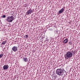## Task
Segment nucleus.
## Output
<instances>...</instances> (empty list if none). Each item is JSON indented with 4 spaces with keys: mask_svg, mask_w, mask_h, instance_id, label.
<instances>
[{
    "mask_svg": "<svg viewBox=\"0 0 80 80\" xmlns=\"http://www.w3.org/2000/svg\"><path fill=\"white\" fill-rule=\"evenodd\" d=\"M73 56V54L71 52L68 51L67 52V53L66 54V55L65 56V58L66 59H68V58H71Z\"/></svg>",
    "mask_w": 80,
    "mask_h": 80,
    "instance_id": "nucleus-1",
    "label": "nucleus"
},
{
    "mask_svg": "<svg viewBox=\"0 0 80 80\" xmlns=\"http://www.w3.org/2000/svg\"><path fill=\"white\" fill-rule=\"evenodd\" d=\"M63 70L62 69H58L56 70V73L58 75H63Z\"/></svg>",
    "mask_w": 80,
    "mask_h": 80,
    "instance_id": "nucleus-2",
    "label": "nucleus"
},
{
    "mask_svg": "<svg viewBox=\"0 0 80 80\" xmlns=\"http://www.w3.org/2000/svg\"><path fill=\"white\" fill-rule=\"evenodd\" d=\"M13 20H14V17L13 16H11L7 17L6 21L8 22H12Z\"/></svg>",
    "mask_w": 80,
    "mask_h": 80,
    "instance_id": "nucleus-3",
    "label": "nucleus"
},
{
    "mask_svg": "<svg viewBox=\"0 0 80 80\" xmlns=\"http://www.w3.org/2000/svg\"><path fill=\"white\" fill-rule=\"evenodd\" d=\"M13 51L15 52H17L18 51V48L17 47L13 46L12 48Z\"/></svg>",
    "mask_w": 80,
    "mask_h": 80,
    "instance_id": "nucleus-4",
    "label": "nucleus"
},
{
    "mask_svg": "<svg viewBox=\"0 0 80 80\" xmlns=\"http://www.w3.org/2000/svg\"><path fill=\"white\" fill-rule=\"evenodd\" d=\"M33 12V11L32 10V9H30L27 12V13L28 15H29V14H30L31 13Z\"/></svg>",
    "mask_w": 80,
    "mask_h": 80,
    "instance_id": "nucleus-5",
    "label": "nucleus"
},
{
    "mask_svg": "<svg viewBox=\"0 0 80 80\" xmlns=\"http://www.w3.org/2000/svg\"><path fill=\"white\" fill-rule=\"evenodd\" d=\"M8 67H9L8 65V66H7L6 65H5L3 67V68L4 70H7L8 68Z\"/></svg>",
    "mask_w": 80,
    "mask_h": 80,
    "instance_id": "nucleus-6",
    "label": "nucleus"
},
{
    "mask_svg": "<svg viewBox=\"0 0 80 80\" xmlns=\"http://www.w3.org/2000/svg\"><path fill=\"white\" fill-rule=\"evenodd\" d=\"M68 39L66 38L65 40H64L63 41V43L64 44H65L68 42Z\"/></svg>",
    "mask_w": 80,
    "mask_h": 80,
    "instance_id": "nucleus-7",
    "label": "nucleus"
},
{
    "mask_svg": "<svg viewBox=\"0 0 80 80\" xmlns=\"http://www.w3.org/2000/svg\"><path fill=\"white\" fill-rule=\"evenodd\" d=\"M64 8H62L60 11H59V13H62L64 11Z\"/></svg>",
    "mask_w": 80,
    "mask_h": 80,
    "instance_id": "nucleus-8",
    "label": "nucleus"
},
{
    "mask_svg": "<svg viewBox=\"0 0 80 80\" xmlns=\"http://www.w3.org/2000/svg\"><path fill=\"white\" fill-rule=\"evenodd\" d=\"M23 59H24V61L25 62H28V59H27V58L23 57Z\"/></svg>",
    "mask_w": 80,
    "mask_h": 80,
    "instance_id": "nucleus-9",
    "label": "nucleus"
},
{
    "mask_svg": "<svg viewBox=\"0 0 80 80\" xmlns=\"http://www.w3.org/2000/svg\"><path fill=\"white\" fill-rule=\"evenodd\" d=\"M7 43V41H4L3 42H2V45H4L5 44V43Z\"/></svg>",
    "mask_w": 80,
    "mask_h": 80,
    "instance_id": "nucleus-10",
    "label": "nucleus"
},
{
    "mask_svg": "<svg viewBox=\"0 0 80 80\" xmlns=\"http://www.w3.org/2000/svg\"><path fill=\"white\" fill-rule=\"evenodd\" d=\"M3 56V54H0V58H1Z\"/></svg>",
    "mask_w": 80,
    "mask_h": 80,
    "instance_id": "nucleus-11",
    "label": "nucleus"
},
{
    "mask_svg": "<svg viewBox=\"0 0 80 80\" xmlns=\"http://www.w3.org/2000/svg\"><path fill=\"white\" fill-rule=\"evenodd\" d=\"M72 41H70L69 42V44L70 45H72Z\"/></svg>",
    "mask_w": 80,
    "mask_h": 80,
    "instance_id": "nucleus-12",
    "label": "nucleus"
},
{
    "mask_svg": "<svg viewBox=\"0 0 80 80\" xmlns=\"http://www.w3.org/2000/svg\"><path fill=\"white\" fill-rule=\"evenodd\" d=\"M2 18H5L6 17V15H4L2 16Z\"/></svg>",
    "mask_w": 80,
    "mask_h": 80,
    "instance_id": "nucleus-13",
    "label": "nucleus"
},
{
    "mask_svg": "<svg viewBox=\"0 0 80 80\" xmlns=\"http://www.w3.org/2000/svg\"><path fill=\"white\" fill-rule=\"evenodd\" d=\"M28 35H25V38H28Z\"/></svg>",
    "mask_w": 80,
    "mask_h": 80,
    "instance_id": "nucleus-14",
    "label": "nucleus"
},
{
    "mask_svg": "<svg viewBox=\"0 0 80 80\" xmlns=\"http://www.w3.org/2000/svg\"><path fill=\"white\" fill-rule=\"evenodd\" d=\"M27 7V4H25V5L24 6L25 7Z\"/></svg>",
    "mask_w": 80,
    "mask_h": 80,
    "instance_id": "nucleus-15",
    "label": "nucleus"
}]
</instances>
